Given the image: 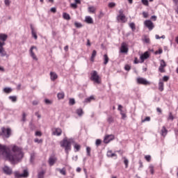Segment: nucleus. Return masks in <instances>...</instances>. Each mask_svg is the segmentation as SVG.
<instances>
[{
  "label": "nucleus",
  "instance_id": "nucleus-1",
  "mask_svg": "<svg viewBox=\"0 0 178 178\" xmlns=\"http://www.w3.org/2000/svg\"><path fill=\"white\" fill-rule=\"evenodd\" d=\"M13 154H10V149L6 145L0 144V157L8 159L11 163H19L24 158L23 149L19 146L13 145L11 148Z\"/></svg>",
  "mask_w": 178,
  "mask_h": 178
},
{
  "label": "nucleus",
  "instance_id": "nucleus-2",
  "mask_svg": "<svg viewBox=\"0 0 178 178\" xmlns=\"http://www.w3.org/2000/svg\"><path fill=\"white\" fill-rule=\"evenodd\" d=\"M72 143H73V139H67V138H65L60 143V147L65 148L67 154H68L69 151L72 149Z\"/></svg>",
  "mask_w": 178,
  "mask_h": 178
},
{
  "label": "nucleus",
  "instance_id": "nucleus-3",
  "mask_svg": "<svg viewBox=\"0 0 178 178\" xmlns=\"http://www.w3.org/2000/svg\"><path fill=\"white\" fill-rule=\"evenodd\" d=\"M90 75V80L92 81H94L96 84H101V78L99 77V75H98L97 71H93Z\"/></svg>",
  "mask_w": 178,
  "mask_h": 178
},
{
  "label": "nucleus",
  "instance_id": "nucleus-4",
  "mask_svg": "<svg viewBox=\"0 0 178 178\" xmlns=\"http://www.w3.org/2000/svg\"><path fill=\"white\" fill-rule=\"evenodd\" d=\"M12 133V129L10 128H1V132H0V136H3L6 137V138H9L10 137V134Z\"/></svg>",
  "mask_w": 178,
  "mask_h": 178
},
{
  "label": "nucleus",
  "instance_id": "nucleus-5",
  "mask_svg": "<svg viewBox=\"0 0 178 178\" xmlns=\"http://www.w3.org/2000/svg\"><path fill=\"white\" fill-rule=\"evenodd\" d=\"M120 15L117 17L118 20H120L122 23H126L127 19H126V16L123 14V10H120Z\"/></svg>",
  "mask_w": 178,
  "mask_h": 178
},
{
  "label": "nucleus",
  "instance_id": "nucleus-6",
  "mask_svg": "<svg viewBox=\"0 0 178 178\" xmlns=\"http://www.w3.org/2000/svg\"><path fill=\"white\" fill-rule=\"evenodd\" d=\"M15 177H29V170H24V172L22 174H19L18 172H15Z\"/></svg>",
  "mask_w": 178,
  "mask_h": 178
},
{
  "label": "nucleus",
  "instance_id": "nucleus-7",
  "mask_svg": "<svg viewBox=\"0 0 178 178\" xmlns=\"http://www.w3.org/2000/svg\"><path fill=\"white\" fill-rule=\"evenodd\" d=\"M165 67H166V63L165 62V60H161L160 61V66L159 67V71L161 73H165Z\"/></svg>",
  "mask_w": 178,
  "mask_h": 178
},
{
  "label": "nucleus",
  "instance_id": "nucleus-8",
  "mask_svg": "<svg viewBox=\"0 0 178 178\" xmlns=\"http://www.w3.org/2000/svg\"><path fill=\"white\" fill-rule=\"evenodd\" d=\"M33 49H35V51H38L37 47L32 46L29 50L30 55L34 60H38V58H37V56H35V54H34V51H33Z\"/></svg>",
  "mask_w": 178,
  "mask_h": 178
},
{
  "label": "nucleus",
  "instance_id": "nucleus-9",
  "mask_svg": "<svg viewBox=\"0 0 178 178\" xmlns=\"http://www.w3.org/2000/svg\"><path fill=\"white\" fill-rule=\"evenodd\" d=\"M113 140H115V136L107 135L104 138V143H105V144H108V143H111Z\"/></svg>",
  "mask_w": 178,
  "mask_h": 178
},
{
  "label": "nucleus",
  "instance_id": "nucleus-10",
  "mask_svg": "<svg viewBox=\"0 0 178 178\" xmlns=\"http://www.w3.org/2000/svg\"><path fill=\"white\" fill-rule=\"evenodd\" d=\"M120 52L122 54H127L129 52V48H127V44L126 43H122L120 48Z\"/></svg>",
  "mask_w": 178,
  "mask_h": 178
},
{
  "label": "nucleus",
  "instance_id": "nucleus-11",
  "mask_svg": "<svg viewBox=\"0 0 178 178\" xmlns=\"http://www.w3.org/2000/svg\"><path fill=\"white\" fill-rule=\"evenodd\" d=\"M137 83L138 84H143V86H147V84H149V82L144 78H138Z\"/></svg>",
  "mask_w": 178,
  "mask_h": 178
},
{
  "label": "nucleus",
  "instance_id": "nucleus-12",
  "mask_svg": "<svg viewBox=\"0 0 178 178\" xmlns=\"http://www.w3.org/2000/svg\"><path fill=\"white\" fill-rule=\"evenodd\" d=\"M145 26L149 29V30H152L154 29V23L151 20L145 21Z\"/></svg>",
  "mask_w": 178,
  "mask_h": 178
},
{
  "label": "nucleus",
  "instance_id": "nucleus-13",
  "mask_svg": "<svg viewBox=\"0 0 178 178\" xmlns=\"http://www.w3.org/2000/svg\"><path fill=\"white\" fill-rule=\"evenodd\" d=\"M55 162H56V157L51 156L49 159V165L50 166H54L55 165Z\"/></svg>",
  "mask_w": 178,
  "mask_h": 178
},
{
  "label": "nucleus",
  "instance_id": "nucleus-14",
  "mask_svg": "<svg viewBox=\"0 0 178 178\" xmlns=\"http://www.w3.org/2000/svg\"><path fill=\"white\" fill-rule=\"evenodd\" d=\"M148 58H149V54H148V51L145 52L143 55L140 56V60L142 63L144 62L145 59H148Z\"/></svg>",
  "mask_w": 178,
  "mask_h": 178
},
{
  "label": "nucleus",
  "instance_id": "nucleus-15",
  "mask_svg": "<svg viewBox=\"0 0 178 178\" xmlns=\"http://www.w3.org/2000/svg\"><path fill=\"white\" fill-rule=\"evenodd\" d=\"M54 136H60L62 134V129L60 128H56L53 132Z\"/></svg>",
  "mask_w": 178,
  "mask_h": 178
},
{
  "label": "nucleus",
  "instance_id": "nucleus-16",
  "mask_svg": "<svg viewBox=\"0 0 178 178\" xmlns=\"http://www.w3.org/2000/svg\"><path fill=\"white\" fill-rule=\"evenodd\" d=\"M50 79H51V81H55V80H56V79H58V74H56L54 72H50Z\"/></svg>",
  "mask_w": 178,
  "mask_h": 178
},
{
  "label": "nucleus",
  "instance_id": "nucleus-17",
  "mask_svg": "<svg viewBox=\"0 0 178 178\" xmlns=\"http://www.w3.org/2000/svg\"><path fill=\"white\" fill-rule=\"evenodd\" d=\"M85 22L86 23H88V24H92V23H94V21L90 16H86L85 17Z\"/></svg>",
  "mask_w": 178,
  "mask_h": 178
},
{
  "label": "nucleus",
  "instance_id": "nucleus-18",
  "mask_svg": "<svg viewBox=\"0 0 178 178\" xmlns=\"http://www.w3.org/2000/svg\"><path fill=\"white\" fill-rule=\"evenodd\" d=\"M3 172H6V175H12V169L8 166H5L3 168Z\"/></svg>",
  "mask_w": 178,
  "mask_h": 178
},
{
  "label": "nucleus",
  "instance_id": "nucleus-19",
  "mask_svg": "<svg viewBox=\"0 0 178 178\" xmlns=\"http://www.w3.org/2000/svg\"><path fill=\"white\" fill-rule=\"evenodd\" d=\"M0 56H8V53H6V51H5V48L0 47Z\"/></svg>",
  "mask_w": 178,
  "mask_h": 178
},
{
  "label": "nucleus",
  "instance_id": "nucleus-20",
  "mask_svg": "<svg viewBox=\"0 0 178 178\" xmlns=\"http://www.w3.org/2000/svg\"><path fill=\"white\" fill-rule=\"evenodd\" d=\"M6 40H8V35L0 33V41L5 42Z\"/></svg>",
  "mask_w": 178,
  "mask_h": 178
},
{
  "label": "nucleus",
  "instance_id": "nucleus-21",
  "mask_svg": "<svg viewBox=\"0 0 178 178\" xmlns=\"http://www.w3.org/2000/svg\"><path fill=\"white\" fill-rule=\"evenodd\" d=\"M31 30L32 36L33 37V38L37 40V38H38V37L37 36V33L34 30V28L33 27V26H31Z\"/></svg>",
  "mask_w": 178,
  "mask_h": 178
},
{
  "label": "nucleus",
  "instance_id": "nucleus-22",
  "mask_svg": "<svg viewBox=\"0 0 178 178\" xmlns=\"http://www.w3.org/2000/svg\"><path fill=\"white\" fill-rule=\"evenodd\" d=\"M95 10H97V8L94 6H89L88 8V11L89 13H95Z\"/></svg>",
  "mask_w": 178,
  "mask_h": 178
},
{
  "label": "nucleus",
  "instance_id": "nucleus-23",
  "mask_svg": "<svg viewBox=\"0 0 178 178\" xmlns=\"http://www.w3.org/2000/svg\"><path fill=\"white\" fill-rule=\"evenodd\" d=\"M57 172H59L60 175H63V176L66 175V169L65 168H56Z\"/></svg>",
  "mask_w": 178,
  "mask_h": 178
},
{
  "label": "nucleus",
  "instance_id": "nucleus-24",
  "mask_svg": "<svg viewBox=\"0 0 178 178\" xmlns=\"http://www.w3.org/2000/svg\"><path fill=\"white\" fill-rule=\"evenodd\" d=\"M96 56H97V51L93 50L92 53V56L90 57L91 62H94V59L95 58Z\"/></svg>",
  "mask_w": 178,
  "mask_h": 178
},
{
  "label": "nucleus",
  "instance_id": "nucleus-25",
  "mask_svg": "<svg viewBox=\"0 0 178 178\" xmlns=\"http://www.w3.org/2000/svg\"><path fill=\"white\" fill-rule=\"evenodd\" d=\"M104 65H108V63L109 62V57H108V54H104Z\"/></svg>",
  "mask_w": 178,
  "mask_h": 178
},
{
  "label": "nucleus",
  "instance_id": "nucleus-26",
  "mask_svg": "<svg viewBox=\"0 0 178 178\" xmlns=\"http://www.w3.org/2000/svg\"><path fill=\"white\" fill-rule=\"evenodd\" d=\"M166 134H168V129H166V127H163L161 129V136H163L165 137Z\"/></svg>",
  "mask_w": 178,
  "mask_h": 178
},
{
  "label": "nucleus",
  "instance_id": "nucleus-27",
  "mask_svg": "<svg viewBox=\"0 0 178 178\" xmlns=\"http://www.w3.org/2000/svg\"><path fill=\"white\" fill-rule=\"evenodd\" d=\"M63 17L65 20H70V15H69V14H67L66 13H63Z\"/></svg>",
  "mask_w": 178,
  "mask_h": 178
},
{
  "label": "nucleus",
  "instance_id": "nucleus-28",
  "mask_svg": "<svg viewBox=\"0 0 178 178\" xmlns=\"http://www.w3.org/2000/svg\"><path fill=\"white\" fill-rule=\"evenodd\" d=\"M159 91H163V81L161 80L159 83Z\"/></svg>",
  "mask_w": 178,
  "mask_h": 178
},
{
  "label": "nucleus",
  "instance_id": "nucleus-29",
  "mask_svg": "<svg viewBox=\"0 0 178 178\" xmlns=\"http://www.w3.org/2000/svg\"><path fill=\"white\" fill-rule=\"evenodd\" d=\"M107 156L108 158H113V156H116V154L115 153H112V151H108L107 152Z\"/></svg>",
  "mask_w": 178,
  "mask_h": 178
},
{
  "label": "nucleus",
  "instance_id": "nucleus-30",
  "mask_svg": "<svg viewBox=\"0 0 178 178\" xmlns=\"http://www.w3.org/2000/svg\"><path fill=\"white\" fill-rule=\"evenodd\" d=\"M57 97H58V99H63L65 98V93L60 92L57 95Z\"/></svg>",
  "mask_w": 178,
  "mask_h": 178
},
{
  "label": "nucleus",
  "instance_id": "nucleus-31",
  "mask_svg": "<svg viewBox=\"0 0 178 178\" xmlns=\"http://www.w3.org/2000/svg\"><path fill=\"white\" fill-rule=\"evenodd\" d=\"M76 113L79 116H83V113H84V112L83 111V109L78 108V109H76Z\"/></svg>",
  "mask_w": 178,
  "mask_h": 178
},
{
  "label": "nucleus",
  "instance_id": "nucleus-32",
  "mask_svg": "<svg viewBox=\"0 0 178 178\" xmlns=\"http://www.w3.org/2000/svg\"><path fill=\"white\" fill-rule=\"evenodd\" d=\"M174 119H175V117L173 116V114H172V113H169L167 120H171L172 122H173Z\"/></svg>",
  "mask_w": 178,
  "mask_h": 178
},
{
  "label": "nucleus",
  "instance_id": "nucleus-33",
  "mask_svg": "<svg viewBox=\"0 0 178 178\" xmlns=\"http://www.w3.org/2000/svg\"><path fill=\"white\" fill-rule=\"evenodd\" d=\"M3 92H6V94H10V92H12V88H5L3 89Z\"/></svg>",
  "mask_w": 178,
  "mask_h": 178
},
{
  "label": "nucleus",
  "instance_id": "nucleus-34",
  "mask_svg": "<svg viewBox=\"0 0 178 178\" xmlns=\"http://www.w3.org/2000/svg\"><path fill=\"white\" fill-rule=\"evenodd\" d=\"M8 98L12 102H16V101H17V97L16 96H10Z\"/></svg>",
  "mask_w": 178,
  "mask_h": 178
},
{
  "label": "nucleus",
  "instance_id": "nucleus-35",
  "mask_svg": "<svg viewBox=\"0 0 178 178\" xmlns=\"http://www.w3.org/2000/svg\"><path fill=\"white\" fill-rule=\"evenodd\" d=\"M129 27H131L132 31H135L136 30V24H134V22H131L129 24Z\"/></svg>",
  "mask_w": 178,
  "mask_h": 178
},
{
  "label": "nucleus",
  "instance_id": "nucleus-36",
  "mask_svg": "<svg viewBox=\"0 0 178 178\" xmlns=\"http://www.w3.org/2000/svg\"><path fill=\"white\" fill-rule=\"evenodd\" d=\"M94 99V96H90L85 99V102H91Z\"/></svg>",
  "mask_w": 178,
  "mask_h": 178
},
{
  "label": "nucleus",
  "instance_id": "nucleus-37",
  "mask_svg": "<svg viewBox=\"0 0 178 178\" xmlns=\"http://www.w3.org/2000/svg\"><path fill=\"white\" fill-rule=\"evenodd\" d=\"M124 163L126 168H129V160L126 157H124Z\"/></svg>",
  "mask_w": 178,
  "mask_h": 178
},
{
  "label": "nucleus",
  "instance_id": "nucleus-38",
  "mask_svg": "<svg viewBox=\"0 0 178 178\" xmlns=\"http://www.w3.org/2000/svg\"><path fill=\"white\" fill-rule=\"evenodd\" d=\"M34 159H35V154L34 153H32L31 154V159H30V161L31 162V163L34 162Z\"/></svg>",
  "mask_w": 178,
  "mask_h": 178
},
{
  "label": "nucleus",
  "instance_id": "nucleus-39",
  "mask_svg": "<svg viewBox=\"0 0 178 178\" xmlns=\"http://www.w3.org/2000/svg\"><path fill=\"white\" fill-rule=\"evenodd\" d=\"M74 148L76 149V152L80 151L81 146L80 145L76 143L74 146Z\"/></svg>",
  "mask_w": 178,
  "mask_h": 178
},
{
  "label": "nucleus",
  "instance_id": "nucleus-40",
  "mask_svg": "<svg viewBox=\"0 0 178 178\" xmlns=\"http://www.w3.org/2000/svg\"><path fill=\"white\" fill-rule=\"evenodd\" d=\"M44 175H45L44 171L40 172L38 175V178H44Z\"/></svg>",
  "mask_w": 178,
  "mask_h": 178
},
{
  "label": "nucleus",
  "instance_id": "nucleus-41",
  "mask_svg": "<svg viewBox=\"0 0 178 178\" xmlns=\"http://www.w3.org/2000/svg\"><path fill=\"white\" fill-rule=\"evenodd\" d=\"M151 120L150 117H146L144 120H142L141 122L142 123H144L145 122H149Z\"/></svg>",
  "mask_w": 178,
  "mask_h": 178
},
{
  "label": "nucleus",
  "instance_id": "nucleus-42",
  "mask_svg": "<svg viewBox=\"0 0 178 178\" xmlns=\"http://www.w3.org/2000/svg\"><path fill=\"white\" fill-rule=\"evenodd\" d=\"M86 152H87V155H88V156H90V155H91V148L90 147H86Z\"/></svg>",
  "mask_w": 178,
  "mask_h": 178
},
{
  "label": "nucleus",
  "instance_id": "nucleus-43",
  "mask_svg": "<svg viewBox=\"0 0 178 178\" xmlns=\"http://www.w3.org/2000/svg\"><path fill=\"white\" fill-rule=\"evenodd\" d=\"M120 115H122V119H126L127 118V115H126V113H123V111H121Z\"/></svg>",
  "mask_w": 178,
  "mask_h": 178
},
{
  "label": "nucleus",
  "instance_id": "nucleus-44",
  "mask_svg": "<svg viewBox=\"0 0 178 178\" xmlns=\"http://www.w3.org/2000/svg\"><path fill=\"white\" fill-rule=\"evenodd\" d=\"M69 104L70 105H74V104H76V101L74 100V99H70Z\"/></svg>",
  "mask_w": 178,
  "mask_h": 178
},
{
  "label": "nucleus",
  "instance_id": "nucleus-45",
  "mask_svg": "<svg viewBox=\"0 0 178 178\" xmlns=\"http://www.w3.org/2000/svg\"><path fill=\"white\" fill-rule=\"evenodd\" d=\"M156 40H161V38H163V40H165V37L164 35H163L161 37L159 36V35H156Z\"/></svg>",
  "mask_w": 178,
  "mask_h": 178
},
{
  "label": "nucleus",
  "instance_id": "nucleus-46",
  "mask_svg": "<svg viewBox=\"0 0 178 178\" xmlns=\"http://www.w3.org/2000/svg\"><path fill=\"white\" fill-rule=\"evenodd\" d=\"M74 26H76L78 29H80V27H83V25H81V24L79 22H75Z\"/></svg>",
  "mask_w": 178,
  "mask_h": 178
},
{
  "label": "nucleus",
  "instance_id": "nucleus-47",
  "mask_svg": "<svg viewBox=\"0 0 178 178\" xmlns=\"http://www.w3.org/2000/svg\"><path fill=\"white\" fill-rule=\"evenodd\" d=\"M116 6V3L111 2L108 3V8H115Z\"/></svg>",
  "mask_w": 178,
  "mask_h": 178
},
{
  "label": "nucleus",
  "instance_id": "nucleus-48",
  "mask_svg": "<svg viewBox=\"0 0 178 178\" xmlns=\"http://www.w3.org/2000/svg\"><path fill=\"white\" fill-rule=\"evenodd\" d=\"M149 169L150 173H152V175H154V166L149 165Z\"/></svg>",
  "mask_w": 178,
  "mask_h": 178
},
{
  "label": "nucleus",
  "instance_id": "nucleus-49",
  "mask_svg": "<svg viewBox=\"0 0 178 178\" xmlns=\"http://www.w3.org/2000/svg\"><path fill=\"white\" fill-rule=\"evenodd\" d=\"M142 3L145 5V6H148V0H142Z\"/></svg>",
  "mask_w": 178,
  "mask_h": 178
},
{
  "label": "nucleus",
  "instance_id": "nucleus-50",
  "mask_svg": "<svg viewBox=\"0 0 178 178\" xmlns=\"http://www.w3.org/2000/svg\"><path fill=\"white\" fill-rule=\"evenodd\" d=\"M44 102H45V104H47V105H51V104H52V102H50V100L48 99H44Z\"/></svg>",
  "mask_w": 178,
  "mask_h": 178
},
{
  "label": "nucleus",
  "instance_id": "nucleus-51",
  "mask_svg": "<svg viewBox=\"0 0 178 178\" xmlns=\"http://www.w3.org/2000/svg\"><path fill=\"white\" fill-rule=\"evenodd\" d=\"M4 3L6 6H9V5H10V1L9 0H5L4 1Z\"/></svg>",
  "mask_w": 178,
  "mask_h": 178
},
{
  "label": "nucleus",
  "instance_id": "nucleus-52",
  "mask_svg": "<svg viewBox=\"0 0 178 178\" xmlns=\"http://www.w3.org/2000/svg\"><path fill=\"white\" fill-rule=\"evenodd\" d=\"M71 8H73V9H77V4L75 3H71Z\"/></svg>",
  "mask_w": 178,
  "mask_h": 178
},
{
  "label": "nucleus",
  "instance_id": "nucleus-53",
  "mask_svg": "<svg viewBox=\"0 0 178 178\" xmlns=\"http://www.w3.org/2000/svg\"><path fill=\"white\" fill-rule=\"evenodd\" d=\"M146 161H147V162H149V161H151V156L149 155H147L145 156Z\"/></svg>",
  "mask_w": 178,
  "mask_h": 178
},
{
  "label": "nucleus",
  "instance_id": "nucleus-54",
  "mask_svg": "<svg viewBox=\"0 0 178 178\" xmlns=\"http://www.w3.org/2000/svg\"><path fill=\"white\" fill-rule=\"evenodd\" d=\"M108 123H113V118L109 117L108 118Z\"/></svg>",
  "mask_w": 178,
  "mask_h": 178
},
{
  "label": "nucleus",
  "instance_id": "nucleus-55",
  "mask_svg": "<svg viewBox=\"0 0 178 178\" xmlns=\"http://www.w3.org/2000/svg\"><path fill=\"white\" fill-rule=\"evenodd\" d=\"M168 80H169V76H164L163 77V81H168Z\"/></svg>",
  "mask_w": 178,
  "mask_h": 178
},
{
  "label": "nucleus",
  "instance_id": "nucleus-56",
  "mask_svg": "<svg viewBox=\"0 0 178 178\" xmlns=\"http://www.w3.org/2000/svg\"><path fill=\"white\" fill-rule=\"evenodd\" d=\"M34 141L35 143H38V144H40L41 143H42V140H39L38 138H35Z\"/></svg>",
  "mask_w": 178,
  "mask_h": 178
},
{
  "label": "nucleus",
  "instance_id": "nucleus-57",
  "mask_svg": "<svg viewBox=\"0 0 178 178\" xmlns=\"http://www.w3.org/2000/svg\"><path fill=\"white\" fill-rule=\"evenodd\" d=\"M144 41H145V42H146V44H149V38L145 37L144 38Z\"/></svg>",
  "mask_w": 178,
  "mask_h": 178
},
{
  "label": "nucleus",
  "instance_id": "nucleus-58",
  "mask_svg": "<svg viewBox=\"0 0 178 178\" xmlns=\"http://www.w3.org/2000/svg\"><path fill=\"white\" fill-rule=\"evenodd\" d=\"M35 136H38V137H41V136H42V134H41V131H36Z\"/></svg>",
  "mask_w": 178,
  "mask_h": 178
},
{
  "label": "nucleus",
  "instance_id": "nucleus-59",
  "mask_svg": "<svg viewBox=\"0 0 178 178\" xmlns=\"http://www.w3.org/2000/svg\"><path fill=\"white\" fill-rule=\"evenodd\" d=\"M143 15L145 17V19H147V17H148V13L143 12Z\"/></svg>",
  "mask_w": 178,
  "mask_h": 178
},
{
  "label": "nucleus",
  "instance_id": "nucleus-60",
  "mask_svg": "<svg viewBox=\"0 0 178 178\" xmlns=\"http://www.w3.org/2000/svg\"><path fill=\"white\" fill-rule=\"evenodd\" d=\"M162 52H163L162 49H159V51H156L155 52V54H156V55H158V54H162Z\"/></svg>",
  "mask_w": 178,
  "mask_h": 178
},
{
  "label": "nucleus",
  "instance_id": "nucleus-61",
  "mask_svg": "<svg viewBox=\"0 0 178 178\" xmlns=\"http://www.w3.org/2000/svg\"><path fill=\"white\" fill-rule=\"evenodd\" d=\"M96 145H101V140L99 139L96 140Z\"/></svg>",
  "mask_w": 178,
  "mask_h": 178
},
{
  "label": "nucleus",
  "instance_id": "nucleus-62",
  "mask_svg": "<svg viewBox=\"0 0 178 178\" xmlns=\"http://www.w3.org/2000/svg\"><path fill=\"white\" fill-rule=\"evenodd\" d=\"M50 10L53 13H56V8H51Z\"/></svg>",
  "mask_w": 178,
  "mask_h": 178
},
{
  "label": "nucleus",
  "instance_id": "nucleus-63",
  "mask_svg": "<svg viewBox=\"0 0 178 178\" xmlns=\"http://www.w3.org/2000/svg\"><path fill=\"white\" fill-rule=\"evenodd\" d=\"M5 42H1L0 41V48H3V46L5 45Z\"/></svg>",
  "mask_w": 178,
  "mask_h": 178
},
{
  "label": "nucleus",
  "instance_id": "nucleus-64",
  "mask_svg": "<svg viewBox=\"0 0 178 178\" xmlns=\"http://www.w3.org/2000/svg\"><path fill=\"white\" fill-rule=\"evenodd\" d=\"M33 105H37L38 104V101L37 100H34L33 102H32Z\"/></svg>",
  "mask_w": 178,
  "mask_h": 178
}]
</instances>
